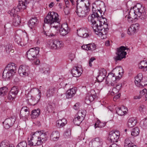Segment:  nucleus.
<instances>
[{
	"label": "nucleus",
	"mask_w": 147,
	"mask_h": 147,
	"mask_svg": "<svg viewBox=\"0 0 147 147\" xmlns=\"http://www.w3.org/2000/svg\"><path fill=\"white\" fill-rule=\"evenodd\" d=\"M133 143L131 142L129 138H126L125 140L124 146L125 147H129L133 145Z\"/></svg>",
	"instance_id": "43"
},
{
	"label": "nucleus",
	"mask_w": 147,
	"mask_h": 147,
	"mask_svg": "<svg viewBox=\"0 0 147 147\" xmlns=\"http://www.w3.org/2000/svg\"><path fill=\"white\" fill-rule=\"evenodd\" d=\"M28 108L26 107H23L21 109L20 113V116L21 119H26L29 115V111Z\"/></svg>",
	"instance_id": "21"
},
{
	"label": "nucleus",
	"mask_w": 147,
	"mask_h": 147,
	"mask_svg": "<svg viewBox=\"0 0 147 147\" xmlns=\"http://www.w3.org/2000/svg\"><path fill=\"white\" fill-rule=\"evenodd\" d=\"M115 109L117 113L120 116L125 115L128 111L127 109L124 106L120 107H117Z\"/></svg>",
	"instance_id": "25"
},
{
	"label": "nucleus",
	"mask_w": 147,
	"mask_h": 147,
	"mask_svg": "<svg viewBox=\"0 0 147 147\" xmlns=\"http://www.w3.org/2000/svg\"><path fill=\"white\" fill-rule=\"evenodd\" d=\"M146 63V61H141L139 64V66L140 68H144V67L145 66V64Z\"/></svg>",
	"instance_id": "54"
},
{
	"label": "nucleus",
	"mask_w": 147,
	"mask_h": 147,
	"mask_svg": "<svg viewBox=\"0 0 147 147\" xmlns=\"http://www.w3.org/2000/svg\"><path fill=\"white\" fill-rule=\"evenodd\" d=\"M37 19L35 17L32 18L28 22V25L31 29L35 28L37 24Z\"/></svg>",
	"instance_id": "27"
},
{
	"label": "nucleus",
	"mask_w": 147,
	"mask_h": 147,
	"mask_svg": "<svg viewBox=\"0 0 147 147\" xmlns=\"http://www.w3.org/2000/svg\"><path fill=\"white\" fill-rule=\"evenodd\" d=\"M135 12V14L137 17L140 18L142 20H144L147 17L146 12L145 11L144 7H142V5L138 4L134 7H131V13Z\"/></svg>",
	"instance_id": "5"
},
{
	"label": "nucleus",
	"mask_w": 147,
	"mask_h": 147,
	"mask_svg": "<svg viewBox=\"0 0 147 147\" xmlns=\"http://www.w3.org/2000/svg\"><path fill=\"white\" fill-rule=\"evenodd\" d=\"M139 28V24L135 23L132 24L128 30L127 33L129 35H132L136 33Z\"/></svg>",
	"instance_id": "19"
},
{
	"label": "nucleus",
	"mask_w": 147,
	"mask_h": 147,
	"mask_svg": "<svg viewBox=\"0 0 147 147\" xmlns=\"http://www.w3.org/2000/svg\"><path fill=\"white\" fill-rule=\"evenodd\" d=\"M75 57V55L74 54H71L69 56V58L72 61Z\"/></svg>",
	"instance_id": "56"
},
{
	"label": "nucleus",
	"mask_w": 147,
	"mask_h": 147,
	"mask_svg": "<svg viewBox=\"0 0 147 147\" xmlns=\"http://www.w3.org/2000/svg\"><path fill=\"white\" fill-rule=\"evenodd\" d=\"M58 16L57 13L53 11L50 12L45 18L44 22L49 24L51 28L53 27L57 29L60 25Z\"/></svg>",
	"instance_id": "3"
},
{
	"label": "nucleus",
	"mask_w": 147,
	"mask_h": 147,
	"mask_svg": "<svg viewBox=\"0 0 147 147\" xmlns=\"http://www.w3.org/2000/svg\"><path fill=\"white\" fill-rule=\"evenodd\" d=\"M36 135H37V137L39 140V142H40V145L45 143L47 140L46 134L43 133V131L42 132L40 131H36L35 132Z\"/></svg>",
	"instance_id": "13"
},
{
	"label": "nucleus",
	"mask_w": 147,
	"mask_h": 147,
	"mask_svg": "<svg viewBox=\"0 0 147 147\" xmlns=\"http://www.w3.org/2000/svg\"><path fill=\"white\" fill-rule=\"evenodd\" d=\"M116 70L118 72L119 75H120V76H115V74H109L107 76L106 78V84H108L110 83L111 86H115L116 87H113L111 94H116L118 92L122 86V84L121 83L117 84L118 81L122 77V75L123 73V70L121 67H119L116 68Z\"/></svg>",
	"instance_id": "2"
},
{
	"label": "nucleus",
	"mask_w": 147,
	"mask_h": 147,
	"mask_svg": "<svg viewBox=\"0 0 147 147\" xmlns=\"http://www.w3.org/2000/svg\"><path fill=\"white\" fill-rule=\"evenodd\" d=\"M78 6L77 5L76 12L79 17L83 18L88 14L90 11V8H85L84 7H80Z\"/></svg>",
	"instance_id": "9"
},
{
	"label": "nucleus",
	"mask_w": 147,
	"mask_h": 147,
	"mask_svg": "<svg viewBox=\"0 0 147 147\" xmlns=\"http://www.w3.org/2000/svg\"><path fill=\"white\" fill-rule=\"evenodd\" d=\"M54 5V3L53 2H51L49 5V7L50 8H51L53 7Z\"/></svg>",
	"instance_id": "64"
},
{
	"label": "nucleus",
	"mask_w": 147,
	"mask_h": 147,
	"mask_svg": "<svg viewBox=\"0 0 147 147\" xmlns=\"http://www.w3.org/2000/svg\"><path fill=\"white\" fill-rule=\"evenodd\" d=\"M95 144H98L99 145L101 144L102 143V140L99 138H96L94 139Z\"/></svg>",
	"instance_id": "51"
},
{
	"label": "nucleus",
	"mask_w": 147,
	"mask_h": 147,
	"mask_svg": "<svg viewBox=\"0 0 147 147\" xmlns=\"http://www.w3.org/2000/svg\"><path fill=\"white\" fill-rule=\"evenodd\" d=\"M82 68L78 66L74 67L71 70V73L72 76L75 77H78L81 76L82 73Z\"/></svg>",
	"instance_id": "24"
},
{
	"label": "nucleus",
	"mask_w": 147,
	"mask_h": 147,
	"mask_svg": "<svg viewBox=\"0 0 147 147\" xmlns=\"http://www.w3.org/2000/svg\"><path fill=\"white\" fill-rule=\"evenodd\" d=\"M39 51V48L37 47L30 49L26 53L27 58L29 60L34 59L36 58Z\"/></svg>",
	"instance_id": "8"
},
{
	"label": "nucleus",
	"mask_w": 147,
	"mask_h": 147,
	"mask_svg": "<svg viewBox=\"0 0 147 147\" xmlns=\"http://www.w3.org/2000/svg\"><path fill=\"white\" fill-rule=\"evenodd\" d=\"M56 29H59L60 34L63 36L66 35L69 31L67 24L65 23L60 25L59 27Z\"/></svg>",
	"instance_id": "17"
},
{
	"label": "nucleus",
	"mask_w": 147,
	"mask_h": 147,
	"mask_svg": "<svg viewBox=\"0 0 147 147\" xmlns=\"http://www.w3.org/2000/svg\"><path fill=\"white\" fill-rule=\"evenodd\" d=\"M96 97V93L94 90H91L87 94L86 99H88L90 101H92Z\"/></svg>",
	"instance_id": "26"
},
{
	"label": "nucleus",
	"mask_w": 147,
	"mask_h": 147,
	"mask_svg": "<svg viewBox=\"0 0 147 147\" xmlns=\"http://www.w3.org/2000/svg\"><path fill=\"white\" fill-rule=\"evenodd\" d=\"M19 4L17 7H13L9 11V13L11 16L15 17L18 16L17 14L20 11H22L26 8L27 4L29 3V0H19Z\"/></svg>",
	"instance_id": "4"
},
{
	"label": "nucleus",
	"mask_w": 147,
	"mask_h": 147,
	"mask_svg": "<svg viewBox=\"0 0 147 147\" xmlns=\"http://www.w3.org/2000/svg\"><path fill=\"white\" fill-rule=\"evenodd\" d=\"M136 85L139 87H143L147 84V80L143 78L142 73H140L135 78Z\"/></svg>",
	"instance_id": "6"
},
{
	"label": "nucleus",
	"mask_w": 147,
	"mask_h": 147,
	"mask_svg": "<svg viewBox=\"0 0 147 147\" xmlns=\"http://www.w3.org/2000/svg\"><path fill=\"white\" fill-rule=\"evenodd\" d=\"M49 70V68L47 65H45L43 67L40 68V70L41 72L46 74H49L50 72Z\"/></svg>",
	"instance_id": "41"
},
{
	"label": "nucleus",
	"mask_w": 147,
	"mask_h": 147,
	"mask_svg": "<svg viewBox=\"0 0 147 147\" xmlns=\"http://www.w3.org/2000/svg\"><path fill=\"white\" fill-rule=\"evenodd\" d=\"M105 72V70H104L103 72H100V73L99 75L96 78V80L98 82H102L105 78L106 77Z\"/></svg>",
	"instance_id": "37"
},
{
	"label": "nucleus",
	"mask_w": 147,
	"mask_h": 147,
	"mask_svg": "<svg viewBox=\"0 0 147 147\" xmlns=\"http://www.w3.org/2000/svg\"><path fill=\"white\" fill-rule=\"evenodd\" d=\"M12 47L10 45H7L6 48L7 51H8L9 52V50H11L12 48Z\"/></svg>",
	"instance_id": "60"
},
{
	"label": "nucleus",
	"mask_w": 147,
	"mask_h": 147,
	"mask_svg": "<svg viewBox=\"0 0 147 147\" xmlns=\"http://www.w3.org/2000/svg\"><path fill=\"white\" fill-rule=\"evenodd\" d=\"M79 104L76 103L74 106L73 108L75 110H77L79 108Z\"/></svg>",
	"instance_id": "58"
},
{
	"label": "nucleus",
	"mask_w": 147,
	"mask_h": 147,
	"mask_svg": "<svg viewBox=\"0 0 147 147\" xmlns=\"http://www.w3.org/2000/svg\"><path fill=\"white\" fill-rule=\"evenodd\" d=\"M137 121L134 118H130L128 120L127 125L128 127L131 128L134 127L136 125Z\"/></svg>",
	"instance_id": "36"
},
{
	"label": "nucleus",
	"mask_w": 147,
	"mask_h": 147,
	"mask_svg": "<svg viewBox=\"0 0 147 147\" xmlns=\"http://www.w3.org/2000/svg\"><path fill=\"white\" fill-rule=\"evenodd\" d=\"M119 133L118 131H111L109 133V138L111 142H117L119 138Z\"/></svg>",
	"instance_id": "14"
},
{
	"label": "nucleus",
	"mask_w": 147,
	"mask_h": 147,
	"mask_svg": "<svg viewBox=\"0 0 147 147\" xmlns=\"http://www.w3.org/2000/svg\"><path fill=\"white\" fill-rule=\"evenodd\" d=\"M143 122V125L145 126H147V118H145L144 119L142 120L141 123Z\"/></svg>",
	"instance_id": "57"
},
{
	"label": "nucleus",
	"mask_w": 147,
	"mask_h": 147,
	"mask_svg": "<svg viewBox=\"0 0 147 147\" xmlns=\"http://www.w3.org/2000/svg\"><path fill=\"white\" fill-rule=\"evenodd\" d=\"M40 114V110L39 109H37L33 110L30 115L32 119H35Z\"/></svg>",
	"instance_id": "30"
},
{
	"label": "nucleus",
	"mask_w": 147,
	"mask_h": 147,
	"mask_svg": "<svg viewBox=\"0 0 147 147\" xmlns=\"http://www.w3.org/2000/svg\"><path fill=\"white\" fill-rule=\"evenodd\" d=\"M106 124V122H101L98 119L95 123L94 127L95 128L97 127L101 128L104 127Z\"/></svg>",
	"instance_id": "38"
},
{
	"label": "nucleus",
	"mask_w": 147,
	"mask_h": 147,
	"mask_svg": "<svg viewBox=\"0 0 147 147\" xmlns=\"http://www.w3.org/2000/svg\"><path fill=\"white\" fill-rule=\"evenodd\" d=\"M37 136L36 135L35 132H34L32 135L30 140H29V138H28V144L30 146H36L41 145V142H39L37 137Z\"/></svg>",
	"instance_id": "10"
},
{
	"label": "nucleus",
	"mask_w": 147,
	"mask_h": 147,
	"mask_svg": "<svg viewBox=\"0 0 147 147\" xmlns=\"http://www.w3.org/2000/svg\"><path fill=\"white\" fill-rule=\"evenodd\" d=\"M109 147H120L119 146L117 145V144L113 143L109 146Z\"/></svg>",
	"instance_id": "63"
},
{
	"label": "nucleus",
	"mask_w": 147,
	"mask_h": 147,
	"mask_svg": "<svg viewBox=\"0 0 147 147\" xmlns=\"http://www.w3.org/2000/svg\"><path fill=\"white\" fill-rule=\"evenodd\" d=\"M86 114V111H79L77 115H78L81 116V117H82L83 118V119H84V117Z\"/></svg>",
	"instance_id": "46"
},
{
	"label": "nucleus",
	"mask_w": 147,
	"mask_h": 147,
	"mask_svg": "<svg viewBox=\"0 0 147 147\" xmlns=\"http://www.w3.org/2000/svg\"><path fill=\"white\" fill-rule=\"evenodd\" d=\"M77 91V88L74 87L68 89L67 91L66 94V98L69 99L74 96Z\"/></svg>",
	"instance_id": "22"
},
{
	"label": "nucleus",
	"mask_w": 147,
	"mask_h": 147,
	"mask_svg": "<svg viewBox=\"0 0 147 147\" xmlns=\"http://www.w3.org/2000/svg\"><path fill=\"white\" fill-rule=\"evenodd\" d=\"M29 67L26 65L20 66L18 70L20 75L22 77L28 76L29 74Z\"/></svg>",
	"instance_id": "11"
},
{
	"label": "nucleus",
	"mask_w": 147,
	"mask_h": 147,
	"mask_svg": "<svg viewBox=\"0 0 147 147\" xmlns=\"http://www.w3.org/2000/svg\"><path fill=\"white\" fill-rule=\"evenodd\" d=\"M140 132V130L139 128L137 127H135L132 129L131 132V135L134 136H138Z\"/></svg>",
	"instance_id": "42"
},
{
	"label": "nucleus",
	"mask_w": 147,
	"mask_h": 147,
	"mask_svg": "<svg viewBox=\"0 0 147 147\" xmlns=\"http://www.w3.org/2000/svg\"><path fill=\"white\" fill-rule=\"evenodd\" d=\"M131 9L129 10V12L128 15L127 16V19H128V21L129 22H132V21L133 20V18H132V17H131V16H134V19L136 18L137 17V16L135 14L136 13L134 12L133 13H131Z\"/></svg>",
	"instance_id": "40"
},
{
	"label": "nucleus",
	"mask_w": 147,
	"mask_h": 147,
	"mask_svg": "<svg viewBox=\"0 0 147 147\" xmlns=\"http://www.w3.org/2000/svg\"><path fill=\"white\" fill-rule=\"evenodd\" d=\"M147 90L146 89L144 88L143 90L141 91L140 92V96H142L145 95L146 93H147Z\"/></svg>",
	"instance_id": "55"
},
{
	"label": "nucleus",
	"mask_w": 147,
	"mask_h": 147,
	"mask_svg": "<svg viewBox=\"0 0 147 147\" xmlns=\"http://www.w3.org/2000/svg\"><path fill=\"white\" fill-rule=\"evenodd\" d=\"M120 94H116L115 96L113 98V100L114 101H115L117 98H118L120 97Z\"/></svg>",
	"instance_id": "59"
},
{
	"label": "nucleus",
	"mask_w": 147,
	"mask_h": 147,
	"mask_svg": "<svg viewBox=\"0 0 147 147\" xmlns=\"http://www.w3.org/2000/svg\"><path fill=\"white\" fill-rule=\"evenodd\" d=\"M64 12L66 15H68L70 13V9L66 6L64 8Z\"/></svg>",
	"instance_id": "53"
},
{
	"label": "nucleus",
	"mask_w": 147,
	"mask_h": 147,
	"mask_svg": "<svg viewBox=\"0 0 147 147\" xmlns=\"http://www.w3.org/2000/svg\"><path fill=\"white\" fill-rule=\"evenodd\" d=\"M14 39L15 41L18 44H19L22 40V39L17 34H16L15 36Z\"/></svg>",
	"instance_id": "48"
},
{
	"label": "nucleus",
	"mask_w": 147,
	"mask_h": 147,
	"mask_svg": "<svg viewBox=\"0 0 147 147\" xmlns=\"http://www.w3.org/2000/svg\"><path fill=\"white\" fill-rule=\"evenodd\" d=\"M8 89L6 87L1 88H0V96H3L7 93Z\"/></svg>",
	"instance_id": "44"
},
{
	"label": "nucleus",
	"mask_w": 147,
	"mask_h": 147,
	"mask_svg": "<svg viewBox=\"0 0 147 147\" xmlns=\"http://www.w3.org/2000/svg\"><path fill=\"white\" fill-rule=\"evenodd\" d=\"M59 136L60 134L58 131H53L51 135L50 138L53 141H56L59 139Z\"/></svg>",
	"instance_id": "32"
},
{
	"label": "nucleus",
	"mask_w": 147,
	"mask_h": 147,
	"mask_svg": "<svg viewBox=\"0 0 147 147\" xmlns=\"http://www.w3.org/2000/svg\"><path fill=\"white\" fill-rule=\"evenodd\" d=\"M16 73L12 70L5 69L3 73L2 77L4 78H6L7 79H10L15 75Z\"/></svg>",
	"instance_id": "20"
},
{
	"label": "nucleus",
	"mask_w": 147,
	"mask_h": 147,
	"mask_svg": "<svg viewBox=\"0 0 147 147\" xmlns=\"http://www.w3.org/2000/svg\"><path fill=\"white\" fill-rule=\"evenodd\" d=\"M67 123L66 120L65 119H60L57 121L56 126L60 128L64 126Z\"/></svg>",
	"instance_id": "31"
},
{
	"label": "nucleus",
	"mask_w": 147,
	"mask_h": 147,
	"mask_svg": "<svg viewBox=\"0 0 147 147\" xmlns=\"http://www.w3.org/2000/svg\"><path fill=\"white\" fill-rule=\"evenodd\" d=\"M18 92V88L16 86H14L11 88L8 96V98L10 100H13L16 97Z\"/></svg>",
	"instance_id": "16"
},
{
	"label": "nucleus",
	"mask_w": 147,
	"mask_h": 147,
	"mask_svg": "<svg viewBox=\"0 0 147 147\" xmlns=\"http://www.w3.org/2000/svg\"><path fill=\"white\" fill-rule=\"evenodd\" d=\"M144 106L142 105L139 107L138 109L140 112H142L144 111Z\"/></svg>",
	"instance_id": "61"
},
{
	"label": "nucleus",
	"mask_w": 147,
	"mask_h": 147,
	"mask_svg": "<svg viewBox=\"0 0 147 147\" xmlns=\"http://www.w3.org/2000/svg\"><path fill=\"white\" fill-rule=\"evenodd\" d=\"M77 5L78 7H84L85 8H90L89 0H77L76 1Z\"/></svg>",
	"instance_id": "23"
},
{
	"label": "nucleus",
	"mask_w": 147,
	"mask_h": 147,
	"mask_svg": "<svg viewBox=\"0 0 147 147\" xmlns=\"http://www.w3.org/2000/svg\"><path fill=\"white\" fill-rule=\"evenodd\" d=\"M9 144L6 140H4L0 143V146L1 147H8Z\"/></svg>",
	"instance_id": "49"
},
{
	"label": "nucleus",
	"mask_w": 147,
	"mask_h": 147,
	"mask_svg": "<svg viewBox=\"0 0 147 147\" xmlns=\"http://www.w3.org/2000/svg\"><path fill=\"white\" fill-rule=\"evenodd\" d=\"M77 34L78 36L83 38H88L91 36L90 31L86 29L80 28L78 30Z\"/></svg>",
	"instance_id": "12"
},
{
	"label": "nucleus",
	"mask_w": 147,
	"mask_h": 147,
	"mask_svg": "<svg viewBox=\"0 0 147 147\" xmlns=\"http://www.w3.org/2000/svg\"><path fill=\"white\" fill-rule=\"evenodd\" d=\"M13 17V26H17L20 23V18L18 16H16Z\"/></svg>",
	"instance_id": "39"
},
{
	"label": "nucleus",
	"mask_w": 147,
	"mask_h": 147,
	"mask_svg": "<svg viewBox=\"0 0 147 147\" xmlns=\"http://www.w3.org/2000/svg\"><path fill=\"white\" fill-rule=\"evenodd\" d=\"M27 146L26 142L25 141H22L19 143L17 147H26Z\"/></svg>",
	"instance_id": "50"
},
{
	"label": "nucleus",
	"mask_w": 147,
	"mask_h": 147,
	"mask_svg": "<svg viewBox=\"0 0 147 147\" xmlns=\"http://www.w3.org/2000/svg\"><path fill=\"white\" fill-rule=\"evenodd\" d=\"M29 87L28 86H25L24 87V89L25 90L26 92L27 91L28 93L30 91V90H29Z\"/></svg>",
	"instance_id": "62"
},
{
	"label": "nucleus",
	"mask_w": 147,
	"mask_h": 147,
	"mask_svg": "<svg viewBox=\"0 0 147 147\" xmlns=\"http://www.w3.org/2000/svg\"><path fill=\"white\" fill-rule=\"evenodd\" d=\"M99 8L100 9H97V13H98V16H96V18H97V20H96V22H97L98 19V18L100 17V16H102V11L100 9V7H99ZM96 17H95V18H96Z\"/></svg>",
	"instance_id": "52"
},
{
	"label": "nucleus",
	"mask_w": 147,
	"mask_h": 147,
	"mask_svg": "<svg viewBox=\"0 0 147 147\" xmlns=\"http://www.w3.org/2000/svg\"><path fill=\"white\" fill-rule=\"evenodd\" d=\"M15 120V118L12 117L6 119L3 122V126L5 129H9L13 125Z\"/></svg>",
	"instance_id": "15"
},
{
	"label": "nucleus",
	"mask_w": 147,
	"mask_h": 147,
	"mask_svg": "<svg viewBox=\"0 0 147 147\" xmlns=\"http://www.w3.org/2000/svg\"><path fill=\"white\" fill-rule=\"evenodd\" d=\"M43 33L46 36H48L49 37H51L54 36L55 35V34H54L53 33H52L50 31H44L43 32Z\"/></svg>",
	"instance_id": "47"
},
{
	"label": "nucleus",
	"mask_w": 147,
	"mask_h": 147,
	"mask_svg": "<svg viewBox=\"0 0 147 147\" xmlns=\"http://www.w3.org/2000/svg\"><path fill=\"white\" fill-rule=\"evenodd\" d=\"M71 134V129L70 128H68L65 131L64 133V136L66 138H69Z\"/></svg>",
	"instance_id": "45"
},
{
	"label": "nucleus",
	"mask_w": 147,
	"mask_h": 147,
	"mask_svg": "<svg viewBox=\"0 0 147 147\" xmlns=\"http://www.w3.org/2000/svg\"><path fill=\"white\" fill-rule=\"evenodd\" d=\"M63 45L62 41L56 40L51 42L49 44V46L51 49H56L63 47Z\"/></svg>",
	"instance_id": "18"
},
{
	"label": "nucleus",
	"mask_w": 147,
	"mask_h": 147,
	"mask_svg": "<svg viewBox=\"0 0 147 147\" xmlns=\"http://www.w3.org/2000/svg\"><path fill=\"white\" fill-rule=\"evenodd\" d=\"M84 120L83 118L81 117L80 116L76 115L73 119V122L76 125H79Z\"/></svg>",
	"instance_id": "29"
},
{
	"label": "nucleus",
	"mask_w": 147,
	"mask_h": 147,
	"mask_svg": "<svg viewBox=\"0 0 147 147\" xmlns=\"http://www.w3.org/2000/svg\"><path fill=\"white\" fill-rule=\"evenodd\" d=\"M5 69L9 70H12V71L16 72L17 69L16 65L14 63L8 64Z\"/></svg>",
	"instance_id": "34"
},
{
	"label": "nucleus",
	"mask_w": 147,
	"mask_h": 147,
	"mask_svg": "<svg viewBox=\"0 0 147 147\" xmlns=\"http://www.w3.org/2000/svg\"><path fill=\"white\" fill-rule=\"evenodd\" d=\"M56 88L54 87H51L48 90L47 93V96L48 97H50L53 96L55 93Z\"/></svg>",
	"instance_id": "35"
},
{
	"label": "nucleus",
	"mask_w": 147,
	"mask_h": 147,
	"mask_svg": "<svg viewBox=\"0 0 147 147\" xmlns=\"http://www.w3.org/2000/svg\"><path fill=\"white\" fill-rule=\"evenodd\" d=\"M82 49L86 50H91L92 51L96 49V46L93 43L86 45H83L82 46Z\"/></svg>",
	"instance_id": "28"
},
{
	"label": "nucleus",
	"mask_w": 147,
	"mask_h": 147,
	"mask_svg": "<svg viewBox=\"0 0 147 147\" xmlns=\"http://www.w3.org/2000/svg\"><path fill=\"white\" fill-rule=\"evenodd\" d=\"M129 49L128 48L126 49L124 46H121L119 49L118 48L116 53L117 56L114 57L115 60L116 62L118 61H120L122 59L125 57V55L127 54V52L124 51L126 49Z\"/></svg>",
	"instance_id": "7"
},
{
	"label": "nucleus",
	"mask_w": 147,
	"mask_h": 147,
	"mask_svg": "<svg viewBox=\"0 0 147 147\" xmlns=\"http://www.w3.org/2000/svg\"><path fill=\"white\" fill-rule=\"evenodd\" d=\"M99 0L96 1L92 4V7L93 13L88 17V21L92 23V27L95 34L102 39H104L107 37V34L109 29L108 24L105 21L103 22L102 21H97V18L95 17L97 16L98 13H97V9H98L97 5L98 3L100 2Z\"/></svg>",
	"instance_id": "1"
},
{
	"label": "nucleus",
	"mask_w": 147,
	"mask_h": 147,
	"mask_svg": "<svg viewBox=\"0 0 147 147\" xmlns=\"http://www.w3.org/2000/svg\"><path fill=\"white\" fill-rule=\"evenodd\" d=\"M55 108V104L53 102L49 103L47 106V111L49 113L54 111Z\"/></svg>",
	"instance_id": "33"
}]
</instances>
